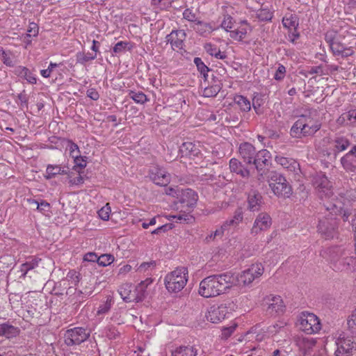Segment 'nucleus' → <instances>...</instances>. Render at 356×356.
<instances>
[{
	"mask_svg": "<svg viewBox=\"0 0 356 356\" xmlns=\"http://www.w3.org/2000/svg\"><path fill=\"white\" fill-rule=\"evenodd\" d=\"M114 304V300L112 297L108 296L105 302L99 305L97 311V316H104L111 309L112 305Z\"/></svg>",
	"mask_w": 356,
	"mask_h": 356,
	"instance_id": "e433bc0d",
	"label": "nucleus"
},
{
	"mask_svg": "<svg viewBox=\"0 0 356 356\" xmlns=\"http://www.w3.org/2000/svg\"><path fill=\"white\" fill-rule=\"evenodd\" d=\"M285 310V305L280 296H274L271 302L268 305L267 312L270 315L283 314Z\"/></svg>",
	"mask_w": 356,
	"mask_h": 356,
	"instance_id": "b1692460",
	"label": "nucleus"
},
{
	"mask_svg": "<svg viewBox=\"0 0 356 356\" xmlns=\"http://www.w3.org/2000/svg\"><path fill=\"white\" fill-rule=\"evenodd\" d=\"M134 301L136 302H142L146 297L147 291L145 286H142L140 285H138L135 291H134Z\"/></svg>",
	"mask_w": 356,
	"mask_h": 356,
	"instance_id": "a18cd8bd",
	"label": "nucleus"
},
{
	"mask_svg": "<svg viewBox=\"0 0 356 356\" xmlns=\"http://www.w3.org/2000/svg\"><path fill=\"white\" fill-rule=\"evenodd\" d=\"M13 73L18 77L26 80L30 84L37 83L35 75L26 67L18 65L15 67Z\"/></svg>",
	"mask_w": 356,
	"mask_h": 356,
	"instance_id": "5701e85b",
	"label": "nucleus"
},
{
	"mask_svg": "<svg viewBox=\"0 0 356 356\" xmlns=\"http://www.w3.org/2000/svg\"><path fill=\"white\" fill-rule=\"evenodd\" d=\"M317 228L318 232L325 238H332L337 234L338 222L334 218H325L319 221Z\"/></svg>",
	"mask_w": 356,
	"mask_h": 356,
	"instance_id": "9d476101",
	"label": "nucleus"
},
{
	"mask_svg": "<svg viewBox=\"0 0 356 356\" xmlns=\"http://www.w3.org/2000/svg\"><path fill=\"white\" fill-rule=\"evenodd\" d=\"M233 280L232 272L209 275L200 282L199 294L204 298L216 297L230 289Z\"/></svg>",
	"mask_w": 356,
	"mask_h": 356,
	"instance_id": "f257e3e1",
	"label": "nucleus"
},
{
	"mask_svg": "<svg viewBox=\"0 0 356 356\" xmlns=\"http://www.w3.org/2000/svg\"><path fill=\"white\" fill-rule=\"evenodd\" d=\"M238 152L243 161L247 164H252L256 156V149L250 143H243L240 145Z\"/></svg>",
	"mask_w": 356,
	"mask_h": 356,
	"instance_id": "f3484780",
	"label": "nucleus"
},
{
	"mask_svg": "<svg viewBox=\"0 0 356 356\" xmlns=\"http://www.w3.org/2000/svg\"><path fill=\"white\" fill-rule=\"evenodd\" d=\"M129 97L133 99L136 103L144 104L149 101L147 95L141 91H134L132 90H129Z\"/></svg>",
	"mask_w": 356,
	"mask_h": 356,
	"instance_id": "c9c22d12",
	"label": "nucleus"
},
{
	"mask_svg": "<svg viewBox=\"0 0 356 356\" xmlns=\"http://www.w3.org/2000/svg\"><path fill=\"white\" fill-rule=\"evenodd\" d=\"M111 211V207H109V204L107 203L104 207L98 211V216L102 220H108L109 219Z\"/></svg>",
	"mask_w": 356,
	"mask_h": 356,
	"instance_id": "3c124183",
	"label": "nucleus"
},
{
	"mask_svg": "<svg viewBox=\"0 0 356 356\" xmlns=\"http://www.w3.org/2000/svg\"><path fill=\"white\" fill-rule=\"evenodd\" d=\"M187 281L188 270L185 267H180L165 275L164 284L169 292L178 293L184 289Z\"/></svg>",
	"mask_w": 356,
	"mask_h": 356,
	"instance_id": "f03ea898",
	"label": "nucleus"
},
{
	"mask_svg": "<svg viewBox=\"0 0 356 356\" xmlns=\"http://www.w3.org/2000/svg\"><path fill=\"white\" fill-rule=\"evenodd\" d=\"M348 330L352 334H356V309L354 310L347 319Z\"/></svg>",
	"mask_w": 356,
	"mask_h": 356,
	"instance_id": "de8ad7c7",
	"label": "nucleus"
},
{
	"mask_svg": "<svg viewBox=\"0 0 356 356\" xmlns=\"http://www.w3.org/2000/svg\"><path fill=\"white\" fill-rule=\"evenodd\" d=\"M228 313V309L225 305H213L209 307L206 317L209 321L218 323L225 319Z\"/></svg>",
	"mask_w": 356,
	"mask_h": 356,
	"instance_id": "2eb2a0df",
	"label": "nucleus"
},
{
	"mask_svg": "<svg viewBox=\"0 0 356 356\" xmlns=\"http://www.w3.org/2000/svg\"><path fill=\"white\" fill-rule=\"evenodd\" d=\"M245 195H246L247 209L251 212L260 211L261 206L264 204V198L261 193L252 185H250V187L246 189Z\"/></svg>",
	"mask_w": 356,
	"mask_h": 356,
	"instance_id": "0eeeda50",
	"label": "nucleus"
},
{
	"mask_svg": "<svg viewBox=\"0 0 356 356\" xmlns=\"http://www.w3.org/2000/svg\"><path fill=\"white\" fill-rule=\"evenodd\" d=\"M129 44V42H128L120 41L113 47V51L115 54L124 52Z\"/></svg>",
	"mask_w": 356,
	"mask_h": 356,
	"instance_id": "5fc2aeb1",
	"label": "nucleus"
},
{
	"mask_svg": "<svg viewBox=\"0 0 356 356\" xmlns=\"http://www.w3.org/2000/svg\"><path fill=\"white\" fill-rule=\"evenodd\" d=\"M247 29L241 26L238 29L230 31V37L237 41H242L247 34Z\"/></svg>",
	"mask_w": 356,
	"mask_h": 356,
	"instance_id": "a19ab883",
	"label": "nucleus"
},
{
	"mask_svg": "<svg viewBox=\"0 0 356 356\" xmlns=\"http://www.w3.org/2000/svg\"><path fill=\"white\" fill-rule=\"evenodd\" d=\"M67 276L75 282V286L81 280V274L74 270H70Z\"/></svg>",
	"mask_w": 356,
	"mask_h": 356,
	"instance_id": "69168bd1",
	"label": "nucleus"
},
{
	"mask_svg": "<svg viewBox=\"0 0 356 356\" xmlns=\"http://www.w3.org/2000/svg\"><path fill=\"white\" fill-rule=\"evenodd\" d=\"M193 28L201 36H207L214 30L210 23L201 20L197 21Z\"/></svg>",
	"mask_w": 356,
	"mask_h": 356,
	"instance_id": "c85d7f7f",
	"label": "nucleus"
},
{
	"mask_svg": "<svg viewBox=\"0 0 356 356\" xmlns=\"http://www.w3.org/2000/svg\"><path fill=\"white\" fill-rule=\"evenodd\" d=\"M31 203L37 205V209L44 215H48L50 213L51 205L49 202L45 200H40V202L37 200H29Z\"/></svg>",
	"mask_w": 356,
	"mask_h": 356,
	"instance_id": "ea45409f",
	"label": "nucleus"
},
{
	"mask_svg": "<svg viewBox=\"0 0 356 356\" xmlns=\"http://www.w3.org/2000/svg\"><path fill=\"white\" fill-rule=\"evenodd\" d=\"M275 161L277 163L281 165L284 168L288 169L289 171L295 172L296 174H298V171L301 172L299 163L291 158L277 155L275 157Z\"/></svg>",
	"mask_w": 356,
	"mask_h": 356,
	"instance_id": "4be33fe9",
	"label": "nucleus"
},
{
	"mask_svg": "<svg viewBox=\"0 0 356 356\" xmlns=\"http://www.w3.org/2000/svg\"><path fill=\"white\" fill-rule=\"evenodd\" d=\"M270 158V153L267 149H261L256 152V156L252 163L255 166V168L258 172H261L263 169V166L268 165L269 159Z\"/></svg>",
	"mask_w": 356,
	"mask_h": 356,
	"instance_id": "6ab92c4d",
	"label": "nucleus"
},
{
	"mask_svg": "<svg viewBox=\"0 0 356 356\" xmlns=\"http://www.w3.org/2000/svg\"><path fill=\"white\" fill-rule=\"evenodd\" d=\"M195 65L197 67V71L200 74H206V72H209L211 69L209 68L202 61V58L199 57H195L193 60Z\"/></svg>",
	"mask_w": 356,
	"mask_h": 356,
	"instance_id": "8fccbe9b",
	"label": "nucleus"
},
{
	"mask_svg": "<svg viewBox=\"0 0 356 356\" xmlns=\"http://www.w3.org/2000/svg\"><path fill=\"white\" fill-rule=\"evenodd\" d=\"M229 165L232 173L236 174L242 178H248L250 175V170L237 159H231Z\"/></svg>",
	"mask_w": 356,
	"mask_h": 356,
	"instance_id": "aec40b11",
	"label": "nucleus"
},
{
	"mask_svg": "<svg viewBox=\"0 0 356 356\" xmlns=\"http://www.w3.org/2000/svg\"><path fill=\"white\" fill-rule=\"evenodd\" d=\"M67 148L70 151V155L72 158H76L81 154L79 146L72 140H68Z\"/></svg>",
	"mask_w": 356,
	"mask_h": 356,
	"instance_id": "09e8293b",
	"label": "nucleus"
},
{
	"mask_svg": "<svg viewBox=\"0 0 356 356\" xmlns=\"http://www.w3.org/2000/svg\"><path fill=\"white\" fill-rule=\"evenodd\" d=\"M197 350L193 346H180L172 352L171 356H196Z\"/></svg>",
	"mask_w": 356,
	"mask_h": 356,
	"instance_id": "2f4dec72",
	"label": "nucleus"
},
{
	"mask_svg": "<svg viewBox=\"0 0 356 356\" xmlns=\"http://www.w3.org/2000/svg\"><path fill=\"white\" fill-rule=\"evenodd\" d=\"M334 152H339L346 150L350 145V140L345 137H337L334 141Z\"/></svg>",
	"mask_w": 356,
	"mask_h": 356,
	"instance_id": "f704fd0d",
	"label": "nucleus"
},
{
	"mask_svg": "<svg viewBox=\"0 0 356 356\" xmlns=\"http://www.w3.org/2000/svg\"><path fill=\"white\" fill-rule=\"evenodd\" d=\"M316 193L321 200L330 199L332 195V184L324 175L315 179Z\"/></svg>",
	"mask_w": 356,
	"mask_h": 356,
	"instance_id": "1a4fd4ad",
	"label": "nucleus"
},
{
	"mask_svg": "<svg viewBox=\"0 0 356 356\" xmlns=\"http://www.w3.org/2000/svg\"><path fill=\"white\" fill-rule=\"evenodd\" d=\"M178 199L182 209H186V211L189 212L196 205L198 196L193 189L186 188L181 191Z\"/></svg>",
	"mask_w": 356,
	"mask_h": 356,
	"instance_id": "9b49d317",
	"label": "nucleus"
},
{
	"mask_svg": "<svg viewBox=\"0 0 356 356\" xmlns=\"http://www.w3.org/2000/svg\"><path fill=\"white\" fill-rule=\"evenodd\" d=\"M86 159V156H82L81 154H79L76 158H74V162L75 163L74 168L79 167L81 169L85 168L87 164Z\"/></svg>",
	"mask_w": 356,
	"mask_h": 356,
	"instance_id": "6e6d98bb",
	"label": "nucleus"
},
{
	"mask_svg": "<svg viewBox=\"0 0 356 356\" xmlns=\"http://www.w3.org/2000/svg\"><path fill=\"white\" fill-rule=\"evenodd\" d=\"M339 37L337 36V31L335 30L327 31L325 34V40L329 44L334 55L342 52L346 45L343 41L339 39Z\"/></svg>",
	"mask_w": 356,
	"mask_h": 356,
	"instance_id": "4468645a",
	"label": "nucleus"
},
{
	"mask_svg": "<svg viewBox=\"0 0 356 356\" xmlns=\"http://www.w3.org/2000/svg\"><path fill=\"white\" fill-rule=\"evenodd\" d=\"M312 316V313L307 311L302 312L298 318L297 325L299 329L302 331L304 333L307 334H309L312 332H309L312 330V324L309 323V320L308 319L309 316Z\"/></svg>",
	"mask_w": 356,
	"mask_h": 356,
	"instance_id": "393cba45",
	"label": "nucleus"
},
{
	"mask_svg": "<svg viewBox=\"0 0 356 356\" xmlns=\"http://www.w3.org/2000/svg\"><path fill=\"white\" fill-rule=\"evenodd\" d=\"M0 53H1L3 56V63L9 67H13L14 63L13 59L4 51L2 47H0Z\"/></svg>",
	"mask_w": 356,
	"mask_h": 356,
	"instance_id": "0e129e2a",
	"label": "nucleus"
},
{
	"mask_svg": "<svg viewBox=\"0 0 356 356\" xmlns=\"http://www.w3.org/2000/svg\"><path fill=\"white\" fill-rule=\"evenodd\" d=\"M97 58L96 53L77 52L76 54V63L85 65L87 62L95 60Z\"/></svg>",
	"mask_w": 356,
	"mask_h": 356,
	"instance_id": "4c0bfd02",
	"label": "nucleus"
},
{
	"mask_svg": "<svg viewBox=\"0 0 356 356\" xmlns=\"http://www.w3.org/2000/svg\"><path fill=\"white\" fill-rule=\"evenodd\" d=\"M27 31H28V33L26 34V37L31 38L32 36H33V37L37 36L38 34V24L34 22L30 23Z\"/></svg>",
	"mask_w": 356,
	"mask_h": 356,
	"instance_id": "052dcab7",
	"label": "nucleus"
},
{
	"mask_svg": "<svg viewBox=\"0 0 356 356\" xmlns=\"http://www.w3.org/2000/svg\"><path fill=\"white\" fill-rule=\"evenodd\" d=\"M349 330L342 332L336 338L335 345L337 349L335 356H351L353 350H356V335Z\"/></svg>",
	"mask_w": 356,
	"mask_h": 356,
	"instance_id": "7ed1b4c3",
	"label": "nucleus"
},
{
	"mask_svg": "<svg viewBox=\"0 0 356 356\" xmlns=\"http://www.w3.org/2000/svg\"><path fill=\"white\" fill-rule=\"evenodd\" d=\"M313 334L318 333L322 329V325L320 318L315 314H313Z\"/></svg>",
	"mask_w": 356,
	"mask_h": 356,
	"instance_id": "e2e57ef3",
	"label": "nucleus"
},
{
	"mask_svg": "<svg viewBox=\"0 0 356 356\" xmlns=\"http://www.w3.org/2000/svg\"><path fill=\"white\" fill-rule=\"evenodd\" d=\"M67 170L63 169L59 165L49 164L47 166L44 177L46 179H51L56 177L58 175H67Z\"/></svg>",
	"mask_w": 356,
	"mask_h": 356,
	"instance_id": "c756f323",
	"label": "nucleus"
},
{
	"mask_svg": "<svg viewBox=\"0 0 356 356\" xmlns=\"http://www.w3.org/2000/svg\"><path fill=\"white\" fill-rule=\"evenodd\" d=\"M269 186L277 197H289L292 193L291 186L286 178L276 172H271L270 175Z\"/></svg>",
	"mask_w": 356,
	"mask_h": 356,
	"instance_id": "39448f33",
	"label": "nucleus"
},
{
	"mask_svg": "<svg viewBox=\"0 0 356 356\" xmlns=\"http://www.w3.org/2000/svg\"><path fill=\"white\" fill-rule=\"evenodd\" d=\"M183 17H184V19L189 21V22H194L195 24L196 23L197 21H198L197 19V17H196V15L195 13H194L191 9L189 8H186L184 13H183Z\"/></svg>",
	"mask_w": 356,
	"mask_h": 356,
	"instance_id": "13d9d810",
	"label": "nucleus"
},
{
	"mask_svg": "<svg viewBox=\"0 0 356 356\" xmlns=\"http://www.w3.org/2000/svg\"><path fill=\"white\" fill-rule=\"evenodd\" d=\"M114 261V257L111 254H103L99 256L98 265L107 266Z\"/></svg>",
	"mask_w": 356,
	"mask_h": 356,
	"instance_id": "49530a36",
	"label": "nucleus"
},
{
	"mask_svg": "<svg viewBox=\"0 0 356 356\" xmlns=\"http://www.w3.org/2000/svg\"><path fill=\"white\" fill-rule=\"evenodd\" d=\"M263 104V99L258 93L252 98V107L257 114L261 113L260 107Z\"/></svg>",
	"mask_w": 356,
	"mask_h": 356,
	"instance_id": "603ef678",
	"label": "nucleus"
},
{
	"mask_svg": "<svg viewBox=\"0 0 356 356\" xmlns=\"http://www.w3.org/2000/svg\"><path fill=\"white\" fill-rule=\"evenodd\" d=\"M87 97L92 100H97L99 98V95L96 89L90 88L86 92Z\"/></svg>",
	"mask_w": 356,
	"mask_h": 356,
	"instance_id": "338daca9",
	"label": "nucleus"
},
{
	"mask_svg": "<svg viewBox=\"0 0 356 356\" xmlns=\"http://www.w3.org/2000/svg\"><path fill=\"white\" fill-rule=\"evenodd\" d=\"M234 102L240 107L242 111L248 112L251 109L250 102L243 95H236Z\"/></svg>",
	"mask_w": 356,
	"mask_h": 356,
	"instance_id": "72a5a7b5",
	"label": "nucleus"
},
{
	"mask_svg": "<svg viewBox=\"0 0 356 356\" xmlns=\"http://www.w3.org/2000/svg\"><path fill=\"white\" fill-rule=\"evenodd\" d=\"M352 154H349V152L346 153L343 157L341 159V164L343 168L346 170L348 171H354L355 165L353 163V159H351Z\"/></svg>",
	"mask_w": 356,
	"mask_h": 356,
	"instance_id": "79ce46f5",
	"label": "nucleus"
},
{
	"mask_svg": "<svg viewBox=\"0 0 356 356\" xmlns=\"http://www.w3.org/2000/svg\"><path fill=\"white\" fill-rule=\"evenodd\" d=\"M311 127L308 125L307 118L301 115L300 118L293 124L290 134L293 138H301L309 134Z\"/></svg>",
	"mask_w": 356,
	"mask_h": 356,
	"instance_id": "dca6fc26",
	"label": "nucleus"
},
{
	"mask_svg": "<svg viewBox=\"0 0 356 356\" xmlns=\"http://www.w3.org/2000/svg\"><path fill=\"white\" fill-rule=\"evenodd\" d=\"M204 49L207 54L218 59L223 60L227 58V55L225 52H222L216 45L211 43L205 44Z\"/></svg>",
	"mask_w": 356,
	"mask_h": 356,
	"instance_id": "7c9ffc66",
	"label": "nucleus"
},
{
	"mask_svg": "<svg viewBox=\"0 0 356 356\" xmlns=\"http://www.w3.org/2000/svg\"><path fill=\"white\" fill-rule=\"evenodd\" d=\"M286 67L283 65L280 64L274 74V79L277 81H281L284 79Z\"/></svg>",
	"mask_w": 356,
	"mask_h": 356,
	"instance_id": "bf43d9fd",
	"label": "nucleus"
},
{
	"mask_svg": "<svg viewBox=\"0 0 356 356\" xmlns=\"http://www.w3.org/2000/svg\"><path fill=\"white\" fill-rule=\"evenodd\" d=\"M296 343L302 356H311L312 339L309 337L299 336Z\"/></svg>",
	"mask_w": 356,
	"mask_h": 356,
	"instance_id": "a878e982",
	"label": "nucleus"
},
{
	"mask_svg": "<svg viewBox=\"0 0 356 356\" xmlns=\"http://www.w3.org/2000/svg\"><path fill=\"white\" fill-rule=\"evenodd\" d=\"M180 151L182 154L189 156H196L198 153V149L196 148L195 145L189 142L184 143L181 146Z\"/></svg>",
	"mask_w": 356,
	"mask_h": 356,
	"instance_id": "58836bf2",
	"label": "nucleus"
},
{
	"mask_svg": "<svg viewBox=\"0 0 356 356\" xmlns=\"http://www.w3.org/2000/svg\"><path fill=\"white\" fill-rule=\"evenodd\" d=\"M90 332L82 327L67 329L63 335L64 343L67 346L80 345L90 337Z\"/></svg>",
	"mask_w": 356,
	"mask_h": 356,
	"instance_id": "423d86ee",
	"label": "nucleus"
},
{
	"mask_svg": "<svg viewBox=\"0 0 356 356\" xmlns=\"http://www.w3.org/2000/svg\"><path fill=\"white\" fill-rule=\"evenodd\" d=\"M213 83L208 87H206L203 90V96L204 97H214L221 90L222 83L220 80H216L213 78Z\"/></svg>",
	"mask_w": 356,
	"mask_h": 356,
	"instance_id": "cd10ccee",
	"label": "nucleus"
},
{
	"mask_svg": "<svg viewBox=\"0 0 356 356\" xmlns=\"http://www.w3.org/2000/svg\"><path fill=\"white\" fill-rule=\"evenodd\" d=\"M272 225V219L269 214L265 212L260 213L254 220L251 229V234L255 236L261 232L266 231Z\"/></svg>",
	"mask_w": 356,
	"mask_h": 356,
	"instance_id": "f8f14e48",
	"label": "nucleus"
},
{
	"mask_svg": "<svg viewBox=\"0 0 356 356\" xmlns=\"http://www.w3.org/2000/svg\"><path fill=\"white\" fill-rule=\"evenodd\" d=\"M355 261V258L350 257L349 251H347V254L341 256L340 259L334 268L335 270L340 271L348 270L353 265Z\"/></svg>",
	"mask_w": 356,
	"mask_h": 356,
	"instance_id": "bb28decb",
	"label": "nucleus"
},
{
	"mask_svg": "<svg viewBox=\"0 0 356 356\" xmlns=\"http://www.w3.org/2000/svg\"><path fill=\"white\" fill-rule=\"evenodd\" d=\"M283 26L290 30H296L298 26L297 17L296 15H291L290 17H284L282 19Z\"/></svg>",
	"mask_w": 356,
	"mask_h": 356,
	"instance_id": "37998d69",
	"label": "nucleus"
},
{
	"mask_svg": "<svg viewBox=\"0 0 356 356\" xmlns=\"http://www.w3.org/2000/svg\"><path fill=\"white\" fill-rule=\"evenodd\" d=\"M347 254V251L339 246L330 247L323 251V256L326 257L327 259L333 264L334 267L338 263L341 256Z\"/></svg>",
	"mask_w": 356,
	"mask_h": 356,
	"instance_id": "a211bd4d",
	"label": "nucleus"
},
{
	"mask_svg": "<svg viewBox=\"0 0 356 356\" xmlns=\"http://www.w3.org/2000/svg\"><path fill=\"white\" fill-rule=\"evenodd\" d=\"M174 227V225L172 223H167L163 225L156 229L152 230L151 232L152 234H161L162 233H165L166 232L172 229Z\"/></svg>",
	"mask_w": 356,
	"mask_h": 356,
	"instance_id": "864d4df0",
	"label": "nucleus"
},
{
	"mask_svg": "<svg viewBox=\"0 0 356 356\" xmlns=\"http://www.w3.org/2000/svg\"><path fill=\"white\" fill-rule=\"evenodd\" d=\"M19 333V328L13 325L9 321L0 324V337H3L7 339H12L17 337Z\"/></svg>",
	"mask_w": 356,
	"mask_h": 356,
	"instance_id": "412c9836",
	"label": "nucleus"
},
{
	"mask_svg": "<svg viewBox=\"0 0 356 356\" xmlns=\"http://www.w3.org/2000/svg\"><path fill=\"white\" fill-rule=\"evenodd\" d=\"M149 179L158 186H167L170 182V175L161 166L155 165L149 170Z\"/></svg>",
	"mask_w": 356,
	"mask_h": 356,
	"instance_id": "6e6552de",
	"label": "nucleus"
},
{
	"mask_svg": "<svg viewBox=\"0 0 356 356\" xmlns=\"http://www.w3.org/2000/svg\"><path fill=\"white\" fill-rule=\"evenodd\" d=\"M273 14L268 8H262L257 10V17L259 20L262 22L270 21L273 18Z\"/></svg>",
	"mask_w": 356,
	"mask_h": 356,
	"instance_id": "c03bdc74",
	"label": "nucleus"
},
{
	"mask_svg": "<svg viewBox=\"0 0 356 356\" xmlns=\"http://www.w3.org/2000/svg\"><path fill=\"white\" fill-rule=\"evenodd\" d=\"M264 268L261 263L252 264L250 268L243 270L240 275L232 273L233 285L248 286L264 273Z\"/></svg>",
	"mask_w": 356,
	"mask_h": 356,
	"instance_id": "20e7f679",
	"label": "nucleus"
},
{
	"mask_svg": "<svg viewBox=\"0 0 356 356\" xmlns=\"http://www.w3.org/2000/svg\"><path fill=\"white\" fill-rule=\"evenodd\" d=\"M119 293L124 302H131L134 301V293H131V286L129 284L122 286L119 289Z\"/></svg>",
	"mask_w": 356,
	"mask_h": 356,
	"instance_id": "473e14b6",
	"label": "nucleus"
},
{
	"mask_svg": "<svg viewBox=\"0 0 356 356\" xmlns=\"http://www.w3.org/2000/svg\"><path fill=\"white\" fill-rule=\"evenodd\" d=\"M99 256L95 252H90L86 253L83 257V261L98 263Z\"/></svg>",
	"mask_w": 356,
	"mask_h": 356,
	"instance_id": "680f3d73",
	"label": "nucleus"
},
{
	"mask_svg": "<svg viewBox=\"0 0 356 356\" xmlns=\"http://www.w3.org/2000/svg\"><path fill=\"white\" fill-rule=\"evenodd\" d=\"M233 24V17L229 15L225 16L223 21L222 22L220 26L229 31V29H232Z\"/></svg>",
	"mask_w": 356,
	"mask_h": 356,
	"instance_id": "4d7b16f0",
	"label": "nucleus"
},
{
	"mask_svg": "<svg viewBox=\"0 0 356 356\" xmlns=\"http://www.w3.org/2000/svg\"><path fill=\"white\" fill-rule=\"evenodd\" d=\"M186 33L184 30H172L165 37V42L170 43L172 49L175 50L182 49L184 47V41Z\"/></svg>",
	"mask_w": 356,
	"mask_h": 356,
	"instance_id": "ddd939ff",
	"label": "nucleus"
},
{
	"mask_svg": "<svg viewBox=\"0 0 356 356\" xmlns=\"http://www.w3.org/2000/svg\"><path fill=\"white\" fill-rule=\"evenodd\" d=\"M156 266V261H152L150 262H143L138 267V270L140 272L146 271L150 267H154Z\"/></svg>",
	"mask_w": 356,
	"mask_h": 356,
	"instance_id": "774afa93",
	"label": "nucleus"
}]
</instances>
